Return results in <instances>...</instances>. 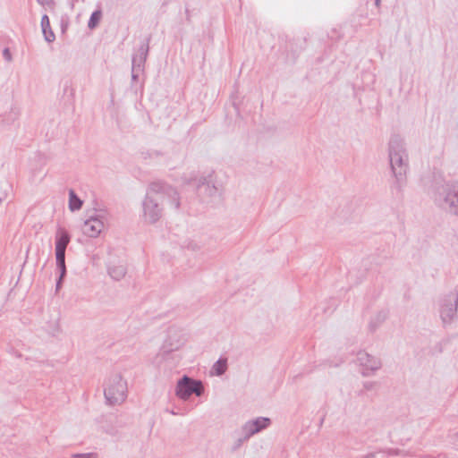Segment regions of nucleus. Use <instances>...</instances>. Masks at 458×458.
I'll return each instance as SVG.
<instances>
[{
  "instance_id": "11",
  "label": "nucleus",
  "mask_w": 458,
  "mask_h": 458,
  "mask_svg": "<svg viewBox=\"0 0 458 458\" xmlns=\"http://www.w3.org/2000/svg\"><path fill=\"white\" fill-rule=\"evenodd\" d=\"M4 55L6 56L7 59H10V54H9V51L7 49L4 50Z\"/></svg>"
},
{
  "instance_id": "12",
  "label": "nucleus",
  "mask_w": 458,
  "mask_h": 458,
  "mask_svg": "<svg viewBox=\"0 0 458 458\" xmlns=\"http://www.w3.org/2000/svg\"><path fill=\"white\" fill-rule=\"evenodd\" d=\"M41 3L47 2V0H38Z\"/></svg>"
},
{
  "instance_id": "6",
  "label": "nucleus",
  "mask_w": 458,
  "mask_h": 458,
  "mask_svg": "<svg viewBox=\"0 0 458 458\" xmlns=\"http://www.w3.org/2000/svg\"><path fill=\"white\" fill-rule=\"evenodd\" d=\"M41 26L43 29V33L47 41L51 42L54 40L55 36L53 33L50 36H47V28L49 27V18L47 15H44L41 19Z\"/></svg>"
},
{
  "instance_id": "3",
  "label": "nucleus",
  "mask_w": 458,
  "mask_h": 458,
  "mask_svg": "<svg viewBox=\"0 0 458 458\" xmlns=\"http://www.w3.org/2000/svg\"><path fill=\"white\" fill-rule=\"evenodd\" d=\"M125 384L119 379L106 389V397L112 404L120 403L125 399Z\"/></svg>"
},
{
  "instance_id": "10",
  "label": "nucleus",
  "mask_w": 458,
  "mask_h": 458,
  "mask_svg": "<svg viewBox=\"0 0 458 458\" xmlns=\"http://www.w3.org/2000/svg\"><path fill=\"white\" fill-rule=\"evenodd\" d=\"M447 201L450 202L451 205H457L458 206V189L454 195L449 193L446 198Z\"/></svg>"
},
{
  "instance_id": "9",
  "label": "nucleus",
  "mask_w": 458,
  "mask_h": 458,
  "mask_svg": "<svg viewBox=\"0 0 458 458\" xmlns=\"http://www.w3.org/2000/svg\"><path fill=\"white\" fill-rule=\"evenodd\" d=\"M268 422H269V420H268V419H265V418L258 419V420L254 422V425L256 426V428H255V430H254V431H259V430H260L261 428H266V427L268 425Z\"/></svg>"
},
{
  "instance_id": "4",
  "label": "nucleus",
  "mask_w": 458,
  "mask_h": 458,
  "mask_svg": "<svg viewBox=\"0 0 458 458\" xmlns=\"http://www.w3.org/2000/svg\"><path fill=\"white\" fill-rule=\"evenodd\" d=\"M104 228L103 223L97 219L91 218L85 222L83 226L84 234L89 237H97Z\"/></svg>"
},
{
  "instance_id": "1",
  "label": "nucleus",
  "mask_w": 458,
  "mask_h": 458,
  "mask_svg": "<svg viewBox=\"0 0 458 458\" xmlns=\"http://www.w3.org/2000/svg\"><path fill=\"white\" fill-rule=\"evenodd\" d=\"M70 242V237L66 231L59 230L56 236V243H55V255H56V263L58 267L61 268L62 273L64 274L65 271L64 265V255L65 249Z\"/></svg>"
},
{
  "instance_id": "7",
  "label": "nucleus",
  "mask_w": 458,
  "mask_h": 458,
  "mask_svg": "<svg viewBox=\"0 0 458 458\" xmlns=\"http://www.w3.org/2000/svg\"><path fill=\"white\" fill-rule=\"evenodd\" d=\"M101 18H102V13L100 11L94 12L89 21V29L96 28L98 25Z\"/></svg>"
},
{
  "instance_id": "5",
  "label": "nucleus",
  "mask_w": 458,
  "mask_h": 458,
  "mask_svg": "<svg viewBox=\"0 0 458 458\" xmlns=\"http://www.w3.org/2000/svg\"><path fill=\"white\" fill-rule=\"evenodd\" d=\"M82 201L75 195L73 191H70L69 208L72 211L81 208Z\"/></svg>"
},
{
  "instance_id": "8",
  "label": "nucleus",
  "mask_w": 458,
  "mask_h": 458,
  "mask_svg": "<svg viewBox=\"0 0 458 458\" xmlns=\"http://www.w3.org/2000/svg\"><path fill=\"white\" fill-rule=\"evenodd\" d=\"M226 361L220 360L214 365L213 369L216 375H221L226 370Z\"/></svg>"
},
{
  "instance_id": "2",
  "label": "nucleus",
  "mask_w": 458,
  "mask_h": 458,
  "mask_svg": "<svg viewBox=\"0 0 458 458\" xmlns=\"http://www.w3.org/2000/svg\"><path fill=\"white\" fill-rule=\"evenodd\" d=\"M202 385L200 382L191 381L188 377H184L177 386V395L181 398H187L192 393L200 395L202 392Z\"/></svg>"
}]
</instances>
